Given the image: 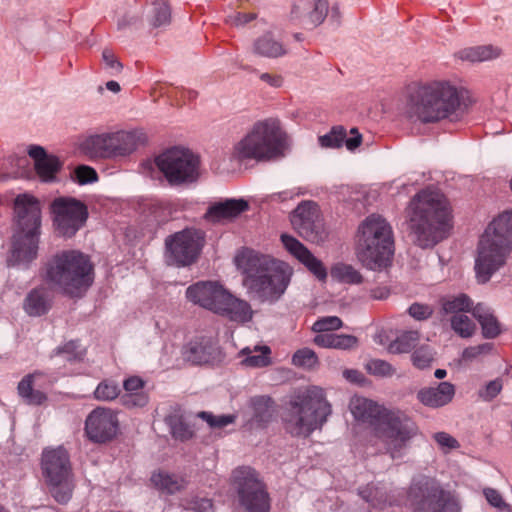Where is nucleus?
<instances>
[{
	"label": "nucleus",
	"instance_id": "nucleus-48",
	"mask_svg": "<svg viewBox=\"0 0 512 512\" xmlns=\"http://www.w3.org/2000/svg\"><path fill=\"white\" fill-rule=\"evenodd\" d=\"M328 13V2L326 0H317L314 3L312 11L307 16L308 24L317 26L321 24Z\"/></svg>",
	"mask_w": 512,
	"mask_h": 512
},
{
	"label": "nucleus",
	"instance_id": "nucleus-33",
	"mask_svg": "<svg viewBox=\"0 0 512 512\" xmlns=\"http://www.w3.org/2000/svg\"><path fill=\"white\" fill-rule=\"evenodd\" d=\"M214 347L211 341L206 339L191 341L185 350V356L193 364L201 365L210 362Z\"/></svg>",
	"mask_w": 512,
	"mask_h": 512
},
{
	"label": "nucleus",
	"instance_id": "nucleus-64",
	"mask_svg": "<svg viewBox=\"0 0 512 512\" xmlns=\"http://www.w3.org/2000/svg\"><path fill=\"white\" fill-rule=\"evenodd\" d=\"M343 377L352 383H361L364 380V375L356 369L344 370Z\"/></svg>",
	"mask_w": 512,
	"mask_h": 512
},
{
	"label": "nucleus",
	"instance_id": "nucleus-53",
	"mask_svg": "<svg viewBox=\"0 0 512 512\" xmlns=\"http://www.w3.org/2000/svg\"><path fill=\"white\" fill-rule=\"evenodd\" d=\"M102 60L105 68L109 70L111 75L115 76L121 73L123 65L112 50L104 49L102 52Z\"/></svg>",
	"mask_w": 512,
	"mask_h": 512
},
{
	"label": "nucleus",
	"instance_id": "nucleus-2",
	"mask_svg": "<svg viewBox=\"0 0 512 512\" xmlns=\"http://www.w3.org/2000/svg\"><path fill=\"white\" fill-rule=\"evenodd\" d=\"M236 260L243 268V284L253 299L273 304L285 294L293 275L289 264L253 250L243 251Z\"/></svg>",
	"mask_w": 512,
	"mask_h": 512
},
{
	"label": "nucleus",
	"instance_id": "nucleus-26",
	"mask_svg": "<svg viewBox=\"0 0 512 512\" xmlns=\"http://www.w3.org/2000/svg\"><path fill=\"white\" fill-rule=\"evenodd\" d=\"M455 395V387L449 382H441L436 387L423 388L417 399L425 406L439 408L450 403Z\"/></svg>",
	"mask_w": 512,
	"mask_h": 512
},
{
	"label": "nucleus",
	"instance_id": "nucleus-27",
	"mask_svg": "<svg viewBox=\"0 0 512 512\" xmlns=\"http://www.w3.org/2000/svg\"><path fill=\"white\" fill-rule=\"evenodd\" d=\"M222 309L219 313L220 316L228 318L232 322L245 324L252 321L254 311L249 302L244 299L238 298L230 291L226 300L223 303Z\"/></svg>",
	"mask_w": 512,
	"mask_h": 512
},
{
	"label": "nucleus",
	"instance_id": "nucleus-21",
	"mask_svg": "<svg viewBox=\"0 0 512 512\" xmlns=\"http://www.w3.org/2000/svg\"><path fill=\"white\" fill-rule=\"evenodd\" d=\"M318 206L313 201H303L291 214V223L298 234L308 240L315 238Z\"/></svg>",
	"mask_w": 512,
	"mask_h": 512
},
{
	"label": "nucleus",
	"instance_id": "nucleus-41",
	"mask_svg": "<svg viewBox=\"0 0 512 512\" xmlns=\"http://www.w3.org/2000/svg\"><path fill=\"white\" fill-rule=\"evenodd\" d=\"M451 328L462 338L471 337L476 329L473 320L466 314H456L451 318Z\"/></svg>",
	"mask_w": 512,
	"mask_h": 512
},
{
	"label": "nucleus",
	"instance_id": "nucleus-61",
	"mask_svg": "<svg viewBox=\"0 0 512 512\" xmlns=\"http://www.w3.org/2000/svg\"><path fill=\"white\" fill-rule=\"evenodd\" d=\"M433 438L441 448L455 449L459 447L458 441L446 432H437Z\"/></svg>",
	"mask_w": 512,
	"mask_h": 512
},
{
	"label": "nucleus",
	"instance_id": "nucleus-47",
	"mask_svg": "<svg viewBox=\"0 0 512 512\" xmlns=\"http://www.w3.org/2000/svg\"><path fill=\"white\" fill-rule=\"evenodd\" d=\"M199 418L204 420L211 428H223L232 424L236 420L235 415H218L215 416L210 412L202 411L197 414Z\"/></svg>",
	"mask_w": 512,
	"mask_h": 512
},
{
	"label": "nucleus",
	"instance_id": "nucleus-46",
	"mask_svg": "<svg viewBox=\"0 0 512 512\" xmlns=\"http://www.w3.org/2000/svg\"><path fill=\"white\" fill-rule=\"evenodd\" d=\"M180 506L184 510L193 512H211L213 509V503L210 499L196 496L181 499Z\"/></svg>",
	"mask_w": 512,
	"mask_h": 512
},
{
	"label": "nucleus",
	"instance_id": "nucleus-3",
	"mask_svg": "<svg viewBox=\"0 0 512 512\" xmlns=\"http://www.w3.org/2000/svg\"><path fill=\"white\" fill-rule=\"evenodd\" d=\"M462 103L460 89L448 80L416 83L408 90L406 114L422 124H434L452 119Z\"/></svg>",
	"mask_w": 512,
	"mask_h": 512
},
{
	"label": "nucleus",
	"instance_id": "nucleus-6",
	"mask_svg": "<svg viewBox=\"0 0 512 512\" xmlns=\"http://www.w3.org/2000/svg\"><path fill=\"white\" fill-rule=\"evenodd\" d=\"M394 254L393 231L382 216L372 214L358 227L356 255L370 270H382L391 264Z\"/></svg>",
	"mask_w": 512,
	"mask_h": 512
},
{
	"label": "nucleus",
	"instance_id": "nucleus-18",
	"mask_svg": "<svg viewBox=\"0 0 512 512\" xmlns=\"http://www.w3.org/2000/svg\"><path fill=\"white\" fill-rule=\"evenodd\" d=\"M228 293L229 290L217 281H200L187 288L186 297L193 304L219 315Z\"/></svg>",
	"mask_w": 512,
	"mask_h": 512
},
{
	"label": "nucleus",
	"instance_id": "nucleus-14",
	"mask_svg": "<svg viewBox=\"0 0 512 512\" xmlns=\"http://www.w3.org/2000/svg\"><path fill=\"white\" fill-rule=\"evenodd\" d=\"M155 164L171 185L189 184L199 177V158L188 149H168L156 157Z\"/></svg>",
	"mask_w": 512,
	"mask_h": 512
},
{
	"label": "nucleus",
	"instance_id": "nucleus-42",
	"mask_svg": "<svg viewBox=\"0 0 512 512\" xmlns=\"http://www.w3.org/2000/svg\"><path fill=\"white\" fill-rule=\"evenodd\" d=\"M419 340V334L416 331L405 332L390 344L389 350L392 353H407L411 351Z\"/></svg>",
	"mask_w": 512,
	"mask_h": 512
},
{
	"label": "nucleus",
	"instance_id": "nucleus-9",
	"mask_svg": "<svg viewBox=\"0 0 512 512\" xmlns=\"http://www.w3.org/2000/svg\"><path fill=\"white\" fill-rule=\"evenodd\" d=\"M331 414L332 406L324 389L311 386L290 401L285 417L286 429L292 435L308 437L321 429Z\"/></svg>",
	"mask_w": 512,
	"mask_h": 512
},
{
	"label": "nucleus",
	"instance_id": "nucleus-60",
	"mask_svg": "<svg viewBox=\"0 0 512 512\" xmlns=\"http://www.w3.org/2000/svg\"><path fill=\"white\" fill-rule=\"evenodd\" d=\"M171 433L174 438L180 439L182 441L188 440L192 437V431L185 423L181 421H175L171 425Z\"/></svg>",
	"mask_w": 512,
	"mask_h": 512
},
{
	"label": "nucleus",
	"instance_id": "nucleus-7",
	"mask_svg": "<svg viewBox=\"0 0 512 512\" xmlns=\"http://www.w3.org/2000/svg\"><path fill=\"white\" fill-rule=\"evenodd\" d=\"M286 134L279 120L268 118L256 122L251 130L236 142L231 150V160L268 161L283 154Z\"/></svg>",
	"mask_w": 512,
	"mask_h": 512
},
{
	"label": "nucleus",
	"instance_id": "nucleus-62",
	"mask_svg": "<svg viewBox=\"0 0 512 512\" xmlns=\"http://www.w3.org/2000/svg\"><path fill=\"white\" fill-rule=\"evenodd\" d=\"M333 334L331 333H318L314 337V343L323 348H333Z\"/></svg>",
	"mask_w": 512,
	"mask_h": 512
},
{
	"label": "nucleus",
	"instance_id": "nucleus-8",
	"mask_svg": "<svg viewBox=\"0 0 512 512\" xmlns=\"http://www.w3.org/2000/svg\"><path fill=\"white\" fill-rule=\"evenodd\" d=\"M14 211L16 232L9 261L13 265L29 263L37 256L41 226L40 203L30 194H20L15 198Z\"/></svg>",
	"mask_w": 512,
	"mask_h": 512
},
{
	"label": "nucleus",
	"instance_id": "nucleus-37",
	"mask_svg": "<svg viewBox=\"0 0 512 512\" xmlns=\"http://www.w3.org/2000/svg\"><path fill=\"white\" fill-rule=\"evenodd\" d=\"M441 306L445 314H463L471 310L472 301L467 295L460 294L442 298Z\"/></svg>",
	"mask_w": 512,
	"mask_h": 512
},
{
	"label": "nucleus",
	"instance_id": "nucleus-24",
	"mask_svg": "<svg viewBox=\"0 0 512 512\" xmlns=\"http://www.w3.org/2000/svg\"><path fill=\"white\" fill-rule=\"evenodd\" d=\"M248 209V203L242 199H226L215 202L208 208L205 218L211 222L232 220Z\"/></svg>",
	"mask_w": 512,
	"mask_h": 512
},
{
	"label": "nucleus",
	"instance_id": "nucleus-34",
	"mask_svg": "<svg viewBox=\"0 0 512 512\" xmlns=\"http://www.w3.org/2000/svg\"><path fill=\"white\" fill-rule=\"evenodd\" d=\"M473 316L478 320L485 338H495L500 333L499 322L489 308L478 304L473 308Z\"/></svg>",
	"mask_w": 512,
	"mask_h": 512
},
{
	"label": "nucleus",
	"instance_id": "nucleus-25",
	"mask_svg": "<svg viewBox=\"0 0 512 512\" xmlns=\"http://www.w3.org/2000/svg\"><path fill=\"white\" fill-rule=\"evenodd\" d=\"M29 156L34 160L35 170L42 181L49 182L55 179L56 173L61 168L59 159L47 155L41 146H31Z\"/></svg>",
	"mask_w": 512,
	"mask_h": 512
},
{
	"label": "nucleus",
	"instance_id": "nucleus-28",
	"mask_svg": "<svg viewBox=\"0 0 512 512\" xmlns=\"http://www.w3.org/2000/svg\"><path fill=\"white\" fill-rule=\"evenodd\" d=\"M52 306V296L49 290L44 287L32 289L24 299L23 309L31 317L45 315Z\"/></svg>",
	"mask_w": 512,
	"mask_h": 512
},
{
	"label": "nucleus",
	"instance_id": "nucleus-1",
	"mask_svg": "<svg viewBox=\"0 0 512 512\" xmlns=\"http://www.w3.org/2000/svg\"><path fill=\"white\" fill-rule=\"evenodd\" d=\"M409 226L415 243L432 248L446 239L452 229V210L446 196L438 189L426 188L409 202Z\"/></svg>",
	"mask_w": 512,
	"mask_h": 512
},
{
	"label": "nucleus",
	"instance_id": "nucleus-12",
	"mask_svg": "<svg viewBox=\"0 0 512 512\" xmlns=\"http://www.w3.org/2000/svg\"><path fill=\"white\" fill-rule=\"evenodd\" d=\"M137 146L134 134L125 131L90 133L78 139V150L89 160L112 159L132 153Z\"/></svg>",
	"mask_w": 512,
	"mask_h": 512
},
{
	"label": "nucleus",
	"instance_id": "nucleus-13",
	"mask_svg": "<svg viewBox=\"0 0 512 512\" xmlns=\"http://www.w3.org/2000/svg\"><path fill=\"white\" fill-rule=\"evenodd\" d=\"M41 468L54 499L60 504L67 503L74 489L68 452L63 447L45 449Z\"/></svg>",
	"mask_w": 512,
	"mask_h": 512
},
{
	"label": "nucleus",
	"instance_id": "nucleus-15",
	"mask_svg": "<svg viewBox=\"0 0 512 512\" xmlns=\"http://www.w3.org/2000/svg\"><path fill=\"white\" fill-rule=\"evenodd\" d=\"M232 483L245 512H270L269 494L253 468H236L232 472Z\"/></svg>",
	"mask_w": 512,
	"mask_h": 512
},
{
	"label": "nucleus",
	"instance_id": "nucleus-55",
	"mask_svg": "<svg viewBox=\"0 0 512 512\" xmlns=\"http://www.w3.org/2000/svg\"><path fill=\"white\" fill-rule=\"evenodd\" d=\"M75 179L79 184L92 183L97 180L98 176L96 171L86 165L78 166L74 171Z\"/></svg>",
	"mask_w": 512,
	"mask_h": 512
},
{
	"label": "nucleus",
	"instance_id": "nucleus-57",
	"mask_svg": "<svg viewBox=\"0 0 512 512\" xmlns=\"http://www.w3.org/2000/svg\"><path fill=\"white\" fill-rule=\"evenodd\" d=\"M493 348L491 343H483L476 346H471L464 349L462 353V358L464 360H473L479 357L480 355L488 354Z\"/></svg>",
	"mask_w": 512,
	"mask_h": 512
},
{
	"label": "nucleus",
	"instance_id": "nucleus-58",
	"mask_svg": "<svg viewBox=\"0 0 512 512\" xmlns=\"http://www.w3.org/2000/svg\"><path fill=\"white\" fill-rule=\"evenodd\" d=\"M333 348L334 349H350L357 345V338L347 334H333Z\"/></svg>",
	"mask_w": 512,
	"mask_h": 512
},
{
	"label": "nucleus",
	"instance_id": "nucleus-23",
	"mask_svg": "<svg viewBox=\"0 0 512 512\" xmlns=\"http://www.w3.org/2000/svg\"><path fill=\"white\" fill-rule=\"evenodd\" d=\"M318 141L323 148H340L344 144L349 151H354L361 145L362 135L352 128L348 137L343 126H334L329 133L319 136Z\"/></svg>",
	"mask_w": 512,
	"mask_h": 512
},
{
	"label": "nucleus",
	"instance_id": "nucleus-52",
	"mask_svg": "<svg viewBox=\"0 0 512 512\" xmlns=\"http://www.w3.org/2000/svg\"><path fill=\"white\" fill-rule=\"evenodd\" d=\"M434 312L432 306L424 303L415 302L408 308V314L418 321H424L429 319Z\"/></svg>",
	"mask_w": 512,
	"mask_h": 512
},
{
	"label": "nucleus",
	"instance_id": "nucleus-30",
	"mask_svg": "<svg viewBox=\"0 0 512 512\" xmlns=\"http://www.w3.org/2000/svg\"><path fill=\"white\" fill-rule=\"evenodd\" d=\"M150 481L155 489L169 495L181 492L188 485L186 477L163 470L154 472Z\"/></svg>",
	"mask_w": 512,
	"mask_h": 512
},
{
	"label": "nucleus",
	"instance_id": "nucleus-17",
	"mask_svg": "<svg viewBox=\"0 0 512 512\" xmlns=\"http://www.w3.org/2000/svg\"><path fill=\"white\" fill-rule=\"evenodd\" d=\"M203 237L198 230L184 229L169 236L166 241V261L178 267L188 266L197 259Z\"/></svg>",
	"mask_w": 512,
	"mask_h": 512
},
{
	"label": "nucleus",
	"instance_id": "nucleus-50",
	"mask_svg": "<svg viewBox=\"0 0 512 512\" xmlns=\"http://www.w3.org/2000/svg\"><path fill=\"white\" fill-rule=\"evenodd\" d=\"M360 494L364 500L375 508H383L386 503V498L374 485H368L360 491Z\"/></svg>",
	"mask_w": 512,
	"mask_h": 512
},
{
	"label": "nucleus",
	"instance_id": "nucleus-49",
	"mask_svg": "<svg viewBox=\"0 0 512 512\" xmlns=\"http://www.w3.org/2000/svg\"><path fill=\"white\" fill-rule=\"evenodd\" d=\"M342 327V320L337 316H326L319 318L312 326L316 333H325L337 330Z\"/></svg>",
	"mask_w": 512,
	"mask_h": 512
},
{
	"label": "nucleus",
	"instance_id": "nucleus-51",
	"mask_svg": "<svg viewBox=\"0 0 512 512\" xmlns=\"http://www.w3.org/2000/svg\"><path fill=\"white\" fill-rule=\"evenodd\" d=\"M366 368L370 374L376 376H391L394 373L393 367L388 362L380 359L370 360Z\"/></svg>",
	"mask_w": 512,
	"mask_h": 512
},
{
	"label": "nucleus",
	"instance_id": "nucleus-11",
	"mask_svg": "<svg viewBox=\"0 0 512 512\" xmlns=\"http://www.w3.org/2000/svg\"><path fill=\"white\" fill-rule=\"evenodd\" d=\"M375 426L374 436L383 444L392 459L403 457L411 441L418 436L417 423L404 412L388 410Z\"/></svg>",
	"mask_w": 512,
	"mask_h": 512
},
{
	"label": "nucleus",
	"instance_id": "nucleus-20",
	"mask_svg": "<svg viewBox=\"0 0 512 512\" xmlns=\"http://www.w3.org/2000/svg\"><path fill=\"white\" fill-rule=\"evenodd\" d=\"M281 241L285 249L302 263L317 279L324 281L327 278V270L323 263L300 241L287 234L281 235Z\"/></svg>",
	"mask_w": 512,
	"mask_h": 512
},
{
	"label": "nucleus",
	"instance_id": "nucleus-56",
	"mask_svg": "<svg viewBox=\"0 0 512 512\" xmlns=\"http://www.w3.org/2000/svg\"><path fill=\"white\" fill-rule=\"evenodd\" d=\"M484 495L491 506L499 509L500 511H510L509 505L505 503L501 494L497 490L486 488L484 489Z\"/></svg>",
	"mask_w": 512,
	"mask_h": 512
},
{
	"label": "nucleus",
	"instance_id": "nucleus-16",
	"mask_svg": "<svg viewBox=\"0 0 512 512\" xmlns=\"http://www.w3.org/2000/svg\"><path fill=\"white\" fill-rule=\"evenodd\" d=\"M53 222L64 237H72L88 218L86 205L72 197L55 198L50 205Z\"/></svg>",
	"mask_w": 512,
	"mask_h": 512
},
{
	"label": "nucleus",
	"instance_id": "nucleus-4",
	"mask_svg": "<svg viewBox=\"0 0 512 512\" xmlns=\"http://www.w3.org/2000/svg\"><path fill=\"white\" fill-rule=\"evenodd\" d=\"M93 279L94 267L89 256L78 250L61 251L46 264V283L70 297H82Z\"/></svg>",
	"mask_w": 512,
	"mask_h": 512
},
{
	"label": "nucleus",
	"instance_id": "nucleus-45",
	"mask_svg": "<svg viewBox=\"0 0 512 512\" xmlns=\"http://www.w3.org/2000/svg\"><path fill=\"white\" fill-rule=\"evenodd\" d=\"M171 12L170 7L164 1H155L153 3V15L151 24L154 27H161L170 23Z\"/></svg>",
	"mask_w": 512,
	"mask_h": 512
},
{
	"label": "nucleus",
	"instance_id": "nucleus-10",
	"mask_svg": "<svg viewBox=\"0 0 512 512\" xmlns=\"http://www.w3.org/2000/svg\"><path fill=\"white\" fill-rule=\"evenodd\" d=\"M403 504L412 512H461L457 495L429 477L412 482Z\"/></svg>",
	"mask_w": 512,
	"mask_h": 512
},
{
	"label": "nucleus",
	"instance_id": "nucleus-29",
	"mask_svg": "<svg viewBox=\"0 0 512 512\" xmlns=\"http://www.w3.org/2000/svg\"><path fill=\"white\" fill-rule=\"evenodd\" d=\"M252 417L249 420L251 428H264L275 413L274 401L269 396H255L250 399Z\"/></svg>",
	"mask_w": 512,
	"mask_h": 512
},
{
	"label": "nucleus",
	"instance_id": "nucleus-32",
	"mask_svg": "<svg viewBox=\"0 0 512 512\" xmlns=\"http://www.w3.org/2000/svg\"><path fill=\"white\" fill-rule=\"evenodd\" d=\"M500 55L501 50L493 45L466 47L456 53L458 59L471 63L493 60Z\"/></svg>",
	"mask_w": 512,
	"mask_h": 512
},
{
	"label": "nucleus",
	"instance_id": "nucleus-39",
	"mask_svg": "<svg viewBox=\"0 0 512 512\" xmlns=\"http://www.w3.org/2000/svg\"><path fill=\"white\" fill-rule=\"evenodd\" d=\"M331 276L333 279L347 284H359L363 277L358 270L348 264L339 263L332 267Z\"/></svg>",
	"mask_w": 512,
	"mask_h": 512
},
{
	"label": "nucleus",
	"instance_id": "nucleus-36",
	"mask_svg": "<svg viewBox=\"0 0 512 512\" xmlns=\"http://www.w3.org/2000/svg\"><path fill=\"white\" fill-rule=\"evenodd\" d=\"M241 354L245 356L242 364L246 367L262 368L271 363V349L266 345L255 346L253 349L246 347L241 350Z\"/></svg>",
	"mask_w": 512,
	"mask_h": 512
},
{
	"label": "nucleus",
	"instance_id": "nucleus-40",
	"mask_svg": "<svg viewBox=\"0 0 512 512\" xmlns=\"http://www.w3.org/2000/svg\"><path fill=\"white\" fill-rule=\"evenodd\" d=\"M54 354L63 356L69 362H81L86 356V349L78 341L71 340L57 347Z\"/></svg>",
	"mask_w": 512,
	"mask_h": 512
},
{
	"label": "nucleus",
	"instance_id": "nucleus-44",
	"mask_svg": "<svg viewBox=\"0 0 512 512\" xmlns=\"http://www.w3.org/2000/svg\"><path fill=\"white\" fill-rule=\"evenodd\" d=\"M292 363L298 367L312 369L318 365V357L313 350L302 348L293 354Z\"/></svg>",
	"mask_w": 512,
	"mask_h": 512
},
{
	"label": "nucleus",
	"instance_id": "nucleus-54",
	"mask_svg": "<svg viewBox=\"0 0 512 512\" xmlns=\"http://www.w3.org/2000/svg\"><path fill=\"white\" fill-rule=\"evenodd\" d=\"M412 361L417 368L425 369L431 365L433 354L428 347H421L413 353Z\"/></svg>",
	"mask_w": 512,
	"mask_h": 512
},
{
	"label": "nucleus",
	"instance_id": "nucleus-43",
	"mask_svg": "<svg viewBox=\"0 0 512 512\" xmlns=\"http://www.w3.org/2000/svg\"><path fill=\"white\" fill-rule=\"evenodd\" d=\"M120 393L118 384L111 380H103L94 391V397L99 401H111Z\"/></svg>",
	"mask_w": 512,
	"mask_h": 512
},
{
	"label": "nucleus",
	"instance_id": "nucleus-63",
	"mask_svg": "<svg viewBox=\"0 0 512 512\" xmlns=\"http://www.w3.org/2000/svg\"><path fill=\"white\" fill-rule=\"evenodd\" d=\"M260 79L271 87L279 88L283 84V78L277 74L262 73Z\"/></svg>",
	"mask_w": 512,
	"mask_h": 512
},
{
	"label": "nucleus",
	"instance_id": "nucleus-5",
	"mask_svg": "<svg viewBox=\"0 0 512 512\" xmlns=\"http://www.w3.org/2000/svg\"><path fill=\"white\" fill-rule=\"evenodd\" d=\"M512 250V210L495 218L485 229L478 245L475 272L479 283H486L505 264Z\"/></svg>",
	"mask_w": 512,
	"mask_h": 512
},
{
	"label": "nucleus",
	"instance_id": "nucleus-35",
	"mask_svg": "<svg viewBox=\"0 0 512 512\" xmlns=\"http://www.w3.org/2000/svg\"><path fill=\"white\" fill-rule=\"evenodd\" d=\"M38 373L26 375L18 384L17 391L19 396L28 405H41L47 400V396L40 390H35L33 382Z\"/></svg>",
	"mask_w": 512,
	"mask_h": 512
},
{
	"label": "nucleus",
	"instance_id": "nucleus-59",
	"mask_svg": "<svg viewBox=\"0 0 512 512\" xmlns=\"http://www.w3.org/2000/svg\"><path fill=\"white\" fill-rule=\"evenodd\" d=\"M502 390V382L499 379L490 381L484 389L479 392V395L484 400H492Z\"/></svg>",
	"mask_w": 512,
	"mask_h": 512
},
{
	"label": "nucleus",
	"instance_id": "nucleus-19",
	"mask_svg": "<svg viewBox=\"0 0 512 512\" xmlns=\"http://www.w3.org/2000/svg\"><path fill=\"white\" fill-rule=\"evenodd\" d=\"M116 413L108 408L98 407L90 412L85 421V432L95 443L112 440L118 432Z\"/></svg>",
	"mask_w": 512,
	"mask_h": 512
},
{
	"label": "nucleus",
	"instance_id": "nucleus-38",
	"mask_svg": "<svg viewBox=\"0 0 512 512\" xmlns=\"http://www.w3.org/2000/svg\"><path fill=\"white\" fill-rule=\"evenodd\" d=\"M254 50L257 54L265 57H279L285 54L283 45L270 35L260 37L254 44Z\"/></svg>",
	"mask_w": 512,
	"mask_h": 512
},
{
	"label": "nucleus",
	"instance_id": "nucleus-22",
	"mask_svg": "<svg viewBox=\"0 0 512 512\" xmlns=\"http://www.w3.org/2000/svg\"><path fill=\"white\" fill-rule=\"evenodd\" d=\"M349 408L356 420L372 425L373 434L375 433V426L383 420V415L389 410L370 399L360 396L351 399Z\"/></svg>",
	"mask_w": 512,
	"mask_h": 512
},
{
	"label": "nucleus",
	"instance_id": "nucleus-31",
	"mask_svg": "<svg viewBox=\"0 0 512 512\" xmlns=\"http://www.w3.org/2000/svg\"><path fill=\"white\" fill-rule=\"evenodd\" d=\"M145 382L138 376L127 378L123 387L125 395L122 397V403L127 407H143L148 403V396L143 392Z\"/></svg>",
	"mask_w": 512,
	"mask_h": 512
}]
</instances>
